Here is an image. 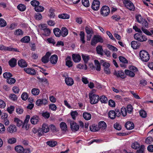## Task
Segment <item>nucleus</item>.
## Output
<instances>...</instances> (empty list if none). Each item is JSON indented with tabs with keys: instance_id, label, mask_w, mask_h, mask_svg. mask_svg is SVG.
<instances>
[{
	"instance_id": "58836bf2",
	"label": "nucleus",
	"mask_w": 153,
	"mask_h": 153,
	"mask_svg": "<svg viewBox=\"0 0 153 153\" xmlns=\"http://www.w3.org/2000/svg\"><path fill=\"white\" fill-rule=\"evenodd\" d=\"M99 99L100 102L102 103H106L108 102L107 98L105 96L103 95L100 97Z\"/></svg>"
},
{
	"instance_id": "5701e85b",
	"label": "nucleus",
	"mask_w": 153,
	"mask_h": 153,
	"mask_svg": "<svg viewBox=\"0 0 153 153\" xmlns=\"http://www.w3.org/2000/svg\"><path fill=\"white\" fill-rule=\"evenodd\" d=\"M106 124L104 121H101L99 123L98 127L99 128V129H101L103 130L106 128Z\"/></svg>"
},
{
	"instance_id": "1a4fd4ad",
	"label": "nucleus",
	"mask_w": 153,
	"mask_h": 153,
	"mask_svg": "<svg viewBox=\"0 0 153 153\" xmlns=\"http://www.w3.org/2000/svg\"><path fill=\"white\" fill-rule=\"evenodd\" d=\"M70 125L71 129L73 131H76L79 128V126L78 125L73 121H71L70 122Z\"/></svg>"
},
{
	"instance_id": "2eb2a0df",
	"label": "nucleus",
	"mask_w": 153,
	"mask_h": 153,
	"mask_svg": "<svg viewBox=\"0 0 153 153\" xmlns=\"http://www.w3.org/2000/svg\"><path fill=\"white\" fill-rule=\"evenodd\" d=\"M7 130L9 132L13 133L16 131L17 128L15 125H11L9 126L7 128Z\"/></svg>"
},
{
	"instance_id": "bb28decb",
	"label": "nucleus",
	"mask_w": 153,
	"mask_h": 153,
	"mask_svg": "<svg viewBox=\"0 0 153 153\" xmlns=\"http://www.w3.org/2000/svg\"><path fill=\"white\" fill-rule=\"evenodd\" d=\"M60 126L62 130L64 133V132L67 130V127L66 124L64 122H62L60 123Z\"/></svg>"
},
{
	"instance_id": "412c9836",
	"label": "nucleus",
	"mask_w": 153,
	"mask_h": 153,
	"mask_svg": "<svg viewBox=\"0 0 153 153\" xmlns=\"http://www.w3.org/2000/svg\"><path fill=\"white\" fill-rule=\"evenodd\" d=\"M71 57L70 56H68L66 58V65L70 68L72 67L73 65L72 62L71 60Z\"/></svg>"
},
{
	"instance_id": "0e129e2a",
	"label": "nucleus",
	"mask_w": 153,
	"mask_h": 153,
	"mask_svg": "<svg viewBox=\"0 0 153 153\" xmlns=\"http://www.w3.org/2000/svg\"><path fill=\"white\" fill-rule=\"evenodd\" d=\"M153 141V139L152 137H148L145 140L146 143L148 144H150Z\"/></svg>"
},
{
	"instance_id": "a18cd8bd",
	"label": "nucleus",
	"mask_w": 153,
	"mask_h": 153,
	"mask_svg": "<svg viewBox=\"0 0 153 153\" xmlns=\"http://www.w3.org/2000/svg\"><path fill=\"white\" fill-rule=\"evenodd\" d=\"M31 92L33 95H37L39 93V90L38 89L34 88L32 90Z\"/></svg>"
},
{
	"instance_id": "338daca9",
	"label": "nucleus",
	"mask_w": 153,
	"mask_h": 153,
	"mask_svg": "<svg viewBox=\"0 0 153 153\" xmlns=\"http://www.w3.org/2000/svg\"><path fill=\"white\" fill-rule=\"evenodd\" d=\"M35 18L38 20H41L42 18V16L40 13H37L35 14Z\"/></svg>"
},
{
	"instance_id": "3c124183",
	"label": "nucleus",
	"mask_w": 153,
	"mask_h": 153,
	"mask_svg": "<svg viewBox=\"0 0 153 153\" xmlns=\"http://www.w3.org/2000/svg\"><path fill=\"white\" fill-rule=\"evenodd\" d=\"M54 10L53 9L51 8L49 9V13L50 14L49 15V17L51 18H54L55 16V15L54 13Z\"/></svg>"
},
{
	"instance_id": "f03ea898",
	"label": "nucleus",
	"mask_w": 153,
	"mask_h": 153,
	"mask_svg": "<svg viewBox=\"0 0 153 153\" xmlns=\"http://www.w3.org/2000/svg\"><path fill=\"white\" fill-rule=\"evenodd\" d=\"M139 55L140 59L143 62H147L149 59V55L146 51H141L140 52Z\"/></svg>"
},
{
	"instance_id": "49530a36",
	"label": "nucleus",
	"mask_w": 153,
	"mask_h": 153,
	"mask_svg": "<svg viewBox=\"0 0 153 153\" xmlns=\"http://www.w3.org/2000/svg\"><path fill=\"white\" fill-rule=\"evenodd\" d=\"M90 130L93 132H95L99 130V128L97 127L95 125H93L91 126L90 127Z\"/></svg>"
},
{
	"instance_id": "5fc2aeb1",
	"label": "nucleus",
	"mask_w": 153,
	"mask_h": 153,
	"mask_svg": "<svg viewBox=\"0 0 153 153\" xmlns=\"http://www.w3.org/2000/svg\"><path fill=\"white\" fill-rule=\"evenodd\" d=\"M4 50L12 51H17V49L16 48H11L10 47H6L4 46Z\"/></svg>"
},
{
	"instance_id": "4d7b16f0",
	"label": "nucleus",
	"mask_w": 153,
	"mask_h": 153,
	"mask_svg": "<svg viewBox=\"0 0 153 153\" xmlns=\"http://www.w3.org/2000/svg\"><path fill=\"white\" fill-rule=\"evenodd\" d=\"M23 32L21 29H17L14 32V34L16 36H20L23 35Z\"/></svg>"
},
{
	"instance_id": "69168bd1",
	"label": "nucleus",
	"mask_w": 153,
	"mask_h": 153,
	"mask_svg": "<svg viewBox=\"0 0 153 153\" xmlns=\"http://www.w3.org/2000/svg\"><path fill=\"white\" fill-rule=\"evenodd\" d=\"M107 47L109 49L112 50L113 51H117L118 50L117 48L114 46L110 45H107Z\"/></svg>"
},
{
	"instance_id": "e433bc0d",
	"label": "nucleus",
	"mask_w": 153,
	"mask_h": 153,
	"mask_svg": "<svg viewBox=\"0 0 153 153\" xmlns=\"http://www.w3.org/2000/svg\"><path fill=\"white\" fill-rule=\"evenodd\" d=\"M94 62L96 66V69L97 71H100L101 70V67L99 61L97 60H95Z\"/></svg>"
},
{
	"instance_id": "052dcab7",
	"label": "nucleus",
	"mask_w": 153,
	"mask_h": 153,
	"mask_svg": "<svg viewBox=\"0 0 153 153\" xmlns=\"http://www.w3.org/2000/svg\"><path fill=\"white\" fill-rule=\"evenodd\" d=\"M145 148L144 145H141L139 149L137 151V153H143Z\"/></svg>"
},
{
	"instance_id": "774afa93",
	"label": "nucleus",
	"mask_w": 153,
	"mask_h": 153,
	"mask_svg": "<svg viewBox=\"0 0 153 153\" xmlns=\"http://www.w3.org/2000/svg\"><path fill=\"white\" fill-rule=\"evenodd\" d=\"M119 59L120 61L125 63H127L128 62L127 59L124 57L120 56L119 57Z\"/></svg>"
},
{
	"instance_id": "7c9ffc66",
	"label": "nucleus",
	"mask_w": 153,
	"mask_h": 153,
	"mask_svg": "<svg viewBox=\"0 0 153 153\" xmlns=\"http://www.w3.org/2000/svg\"><path fill=\"white\" fill-rule=\"evenodd\" d=\"M42 130L43 132L47 133L49 131V128L47 125L43 124L42 126Z\"/></svg>"
},
{
	"instance_id": "4be33fe9",
	"label": "nucleus",
	"mask_w": 153,
	"mask_h": 153,
	"mask_svg": "<svg viewBox=\"0 0 153 153\" xmlns=\"http://www.w3.org/2000/svg\"><path fill=\"white\" fill-rule=\"evenodd\" d=\"M65 81L66 84L69 86H71L74 84L73 80L71 78L67 77L65 79Z\"/></svg>"
},
{
	"instance_id": "2f4dec72",
	"label": "nucleus",
	"mask_w": 153,
	"mask_h": 153,
	"mask_svg": "<svg viewBox=\"0 0 153 153\" xmlns=\"http://www.w3.org/2000/svg\"><path fill=\"white\" fill-rule=\"evenodd\" d=\"M115 113V111L114 110L110 111L108 114L109 117L112 119L115 118L116 117Z\"/></svg>"
},
{
	"instance_id": "603ef678",
	"label": "nucleus",
	"mask_w": 153,
	"mask_h": 153,
	"mask_svg": "<svg viewBox=\"0 0 153 153\" xmlns=\"http://www.w3.org/2000/svg\"><path fill=\"white\" fill-rule=\"evenodd\" d=\"M82 56L84 62L85 63L87 62L89 59V56L85 54H82Z\"/></svg>"
},
{
	"instance_id": "ddd939ff",
	"label": "nucleus",
	"mask_w": 153,
	"mask_h": 153,
	"mask_svg": "<svg viewBox=\"0 0 153 153\" xmlns=\"http://www.w3.org/2000/svg\"><path fill=\"white\" fill-rule=\"evenodd\" d=\"M114 74L117 77H120L122 78H124V73L123 71H115L114 73Z\"/></svg>"
},
{
	"instance_id": "39448f33",
	"label": "nucleus",
	"mask_w": 153,
	"mask_h": 153,
	"mask_svg": "<svg viewBox=\"0 0 153 153\" xmlns=\"http://www.w3.org/2000/svg\"><path fill=\"white\" fill-rule=\"evenodd\" d=\"M134 39L141 42L146 41L147 40V38L144 35H142V33H136L134 34Z\"/></svg>"
},
{
	"instance_id": "de8ad7c7",
	"label": "nucleus",
	"mask_w": 153,
	"mask_h": 153,
	"mask_svg": "<svg viewBox=\"0 0 153 153\" xmlns=\"http://www.w3.org/2000/svg\"><path fill=\"white\" fill-rule=\"evenodd\" d=\"M18 9L21 11H23L26 9V7L23 4H20L17 6Z\"/></svg>"
},
{
	"instance_id": "a211bd4d",
	"label": "nucleus",
	"mask_w": 153,
	"mask_h": 153,
	"mask_svg": "<svg viewBox=\"0 0 153 153\" xmlns=\"http://www.w3.org/2000/svg\"><path fill=\"white\" fill-rule=\"evenodd\" d=\"M24 70L27 73L29 74L34 75L36 74L35 70L33 69L25 68H24Z\"/></svg>"
},
{
	"instance_id": "f8f14e48",
	"label": "nucleus",
	"mask_w": 153,
	"mask_h": 153,
	"mask_svg": "<svg viewBox=\"0 0 153 153\" xmlns=\"http://www.w3.org/2000/svg\"><path fill=\"white\" fill-rule=\"evenodd\" d=\"M39 119V118L38 116L35 115L31 117L30 121L32 124H36L38 122Z\"/></svg>"
},
{
	"instance_id": "c03bdc74",
	"label": "nucleus",
	"mask_w": 153,
	"mask_h": 153,
	"mask_svg": "<svg viewBox=\"0 0 153 153\" xmlns=\"http://www.w3.org/2000/svg\"><path fill=\"white\" fill-rule=\"evenodd\" d=\"M16 81V79L14 78H11V77L7 79V82L10 85L14 84L15 82Z\"/></svg>"
},
{
	"instance_id": "bf43d9fd",
	"label": "nucleus",
	"mask_w": 153,
	"mask_h": 153,
	"mask_svg": "<svg viewBox=\"0 0 153 153\" xmlns=\"http://www.w3.org/2000/svg\"><path fill=\"white\" fill-rule=\"evenodd\" d=\"M82 4L85 7H88L90 5L88 0H82Z\"/></svg>"
},
{
	"instance_id": "a878e982",
	"label": "nucleus",
	"mask_w": 153,
	"mask_h": 153,
	"mask_svg": "<svg viewBox=\"0 0 153 153\" xmlns=\"http://www.w3.org/2000/svg\"><path fill=\"white\" fill-rule=\"evenodd\" d=\"M86 33L87 34H93L94 32L92 28L89 26H86L85 28Z\"/></svg>"
},
{
	"instance_id": "4468645a",
	"label": "nucleus",
	"mask_w": 153,
	"mask_h": 153,
	"mask_svg": "<svg viewBox=\"0 0 153 153\" xmlns=\"http://www.w3.org/2000/svg\"><path fill=\"white\" fill-rule=\"evenodd\" d=\"M72 57L73 60L75 62H79L81 60V56L78 54H73Z\"/></svg>"
},
{
	"instance_id": "20e7f679",
	"label": "nucleus",
	"mask_w": 153,
	"mask_h": 153,
	"mask_svg": "<svg viewBox=\"0 0 153 153\" xmlns=\"http://www.w3.org/2000/svg\"><path fill=\"white\" fill-rule=\"evenodd\" d=\"M110 13L109 8L107 6H103L101 9L100 14L103 17L108 16Z\"/></svg>"
},
{
	"instance_id": "4c0bfd02",
	"label": "nucleus",
	"mask_w": 153,
	"mask_h": 153,
	"mask_svg": "<svg viewBox=\"0 0 153 153\" xmlns=\"http://www.w3.org/2000/svg\"><path fill=\"white\" fill-rule=\"evenodd\" d=\"M34 9L36 11L40 12H43L44 8L43 7L38 5L37 7H35Z\"/></svg>"
},
{
	"instance_id": "f257e3e1",
	"label": "nucleus",
	"mask_w": 153,
	"mask_h": 153,
	"mask_svg": "<svg viewBox=\"0 0 153 153\" xmlns=\"http://www.w3.org/2000/svg\"><path fill=\"white\" fill-rule=\"evenodd\" d=\"M135 18L138 23H142V27L141 30L143 32L148 35H151V33L147 29L144 28V27L148 28V23L147 21L145 19H143L140 14L136 15Z\"/></svg>"
},
{
	"instance_id": "7ed1b4c3",
	"label": "nucleus",
	"mask_w": 153,
	"mask_h": 153,
	"mask_svg": "<svg viewBox=\"0 0 153 153\" xmlns=\"http://www.w3.org/2000/svg\"><path fill=\"white\" fill-rule=\"evenodd\" d=\"M89 97L90 99V102L92 104L97 103L99 100V96L97 95L92 93H89Z\"/></svg>"
},
{
	"instance_id": "ea45409f",
	"label": "nucleus",
	"mask_w": 153,
	"mask_h": 153,
	"mask_svg": "<svg viewBox=\"0 0 153 153\" xmlns=\"http://www.w3.org/2000/svg\"><path fill=\"white\" fill-rule=\"evenodd\" d=\"M80 39L81 41L83 44H84L85 41L84 40L85 39V33L83 31H80Z\"/></svg>"
},
{
	"instance_id": "f3484780",
	"label": "nucleus",
	"mask_w": 153,
	"mask_h": 153,
	"mask_svg": "<svg viewBox=\"0 0 153 153\" xmlns=\"http://www.w3.org/2000/svg\"><path fill=\"white\" fill-rule=\"evenodd\" d=\"M15 149L18 153H23L24 151V149L23 147L20 145H18L15 146Z\"/></svg>"
},
{
	"instance_id": "6e6552de",
	"label": "nucleus",
	"mask_w": 153,
	"mask_h": 153,
	"mask_svg": "<svg viewBox=\"0 0 153 153\" xmlns=\"http://www.w3.org/2000/svg\"><path fill=\"white\" fill-rule=\"evenodd\" d=\"M51 53L49 52L46 53L45 55L41 59V61L44 63H47L49 61V57L51 56Z\"/></svg>"
},
{
	"instance_id": "09e8293b",
	"label": "nucleus",
	"mask_w": 153,
	"mask_h": 153,
	"mask_svg": "<svg viewBox=\"0 0 153 153\" xmlns=\"http://www.w3.org/2000/svg\"><path fill=\"white\" fill-rule=\"evenodd\" d=\"M39 27L40 28L41 33L48 28H47L46 24H41L39 25Z\"/></svg>"
},
{
	"instance_id": "e2e57ef3",
	"label": "nucleus",
	"mask_w": 153,
	"mask_h": 153,
	"mask_svg": "<svg viewBox=\"0 0 153 153\" xmlns=\"http://www.w3.org/2000/svg\"><path fill=\"white\" fill-rule=\"evenodd\" d=\"M21 98L24 100H26L28 98L27 94L26 92H24L21 95Z\"/></svg>"
},
{
	"instance_id": "c756f323",
	"label": "nucleus",
	"mask_w": 153,
	"mask_h": 153,
	"mask_svg": "<svg viewBox=\"0 0 153 153\" xmlns=\"http://www.w3.org/2000/svg\"><path fill=\"white\" fill-rule=\"evenodd\" d=\"M55 35L57 37H59L61 35V30L58 28H54L53 30Z\"/></svg>"
},
{
	"instance_id": "8fccbe9b",
	"label": "nucleus",
	"mask_w": 153,
	"mask_h": 153,
	"mask_svg": "<svg viewBox=\"0 0 153 153\" xmlns=\"http://www.w3.org/2000/svg\"><path fill=\"white\" fill-rule=\"evenodd\" d=\"M140 147V144L137 142L133 143L131 146L132 148L135 149L139 148Z\"/></svg>"
},
{
	"instance_id": "cd10ccee",
	"label": "nucleus",
	"mask_w": 153,
	"mask_h": 153,
	"mask_svg": "<svg viewBox=\"0 0 153 153\" xmlns=\"http://www.w3.org/2000/svg\"><path fill=\"white\" fill-rule=\"evenodd\" d=\"M83 116L84 118L86 120H89L91 118V114L88 112H84L83 114Z\"/></svg>"
},
{
	"instance_id": "6ab92c4d",
	"label": "nucleus",
	"mask_w": 153,
	"mask_h": 153,
	"mask_svg": "<svg viewBox=\"0 0 153 153\" xmlns=\"http://www.w3.org/2000/svg\"><path fill=\"white\" fill-rule=\"evenodd\" d=\"M68 33V30L65 27H62L61 30V35L63 37L66 36Z\"/></svg>"
},
{
	"instance_id": "f704fd0d",
	"label": "nucleus",
	"mask_w": 153,
	"mask_h": 153,
	"mask_svg": "<svg viewBox=\"0 0 153 153\" xmlns=\"http://www.w3.org/2000/svg\"><path fill=\"white\" fill-rule=\"evenodd\" d=\"M97 51V53L101 55H103L102 51L103 49L101 46L99 45L97 46L96 48Z\"/></svg>"
},
{
	"instance_id": "b1692460",
	"label": "nucleus",
	"mask_w": 153,
	"mask_h": 153,
	"mask_svg": "<svg viewBox=\"0 0 153 153\" xmlns=\"http://www.w3.org/2000/svg\"><path fill=\"white\" fill-rule=\"evenodd\" d=\"M131 47L134 49H136L138 48L140 46L139 43L136 41H133L131 43Z\"/></svg>"
},
{
	"instance_id": "37998d69",
	"label": "nucleus",
	"mask_w": 153,
	"mask_h": 153,
	"mask_svg": "<svg viewBox=\"0 0 153 153\" xmlns=\"http://www.w3.org/2000/svg\"><path fill=\"white\" fill-rule=\"evenodd\" d=\"M21 41L24 43H28L30 41V38L28 36H25L22 38Z\"/></svg>"
},
{
	"instance_id": "423d86ee",
	"label": "nucleus",
	"mask_w": 153,
	"mask_h": 153,
	"mask_svg": "<svg viewBox=\"0 0 153 153\" xmlns=\"http://www.w3.org/2000/svg\"><path fill=\"white\" fill-rule=\"evenodd\" d=\"M123 4L127 9L131 10H134V5L131 1L125 0L123 1Z\"/></svg>"
},
{
	"instance_id": "9d476101",
	"label": "nucleus",
	"mask_w": 153,
	"mask_h": 153,
	"mask_svg": "<svg viewBox=\"0 0 153 153\" xmlns=\"http://www.w3.org/2000/svg\"><path fill=\"white\" fill-rule=\"evenodd\" d=\"M58 57L57 55L54 54L52 55L50 58L51 63L53 64H56L57 62Z\"/></svg>"
},
{
	"instance_id": "a19ab883",
	"label": "nucleus",
	"mask_w": 153,
	"mask_h": 153,
	"mask_svg": "<svg viewBox=\"0 0 153 153\" xmlns=\"http://www.w3.org/2000/svg\"><path fill=\"white\" fill-rule=\"evenodd\" d=\"M47 143L48 145L50 147H53L56 145L57 143L55 141H51L47 142Z\"/></svg>"
},
{
	"instance_id": "864d4df0",
	"label": "nucleus",
	"mask_w": 153,
	"mask_h": 153,
	"mask_svg": "<svg viewBox=\"0 0 153 153\" xmlns=\"http://www.w3.org/2000/svg\"><path fill=\"white\" fill-rule=\"evenodd\" d=\"M3 76L4 78H6L7 79L12 76V74L8 72H6L4 73Z\"/></svg>"
},
{
	"instance_id": "c9c22d12",
	"label": "nucleus",
	"mask_w": 153,
	"mask_h": 153,
	"mask_svg": "<svg viewBox=\"0 0 153 153\" xmlns=\"http://www.w3.org/2000/svg\"><path fill=\"white\" fill-rule=\"evenodd\" d=\"M14 122L15 123L17 126L19 127L22 124V122L21 120L17 118H15L14 119Z\"/></svg>"
},
{
	"instance_id": "473e14b6",
	"label": "nucleus",
	"mask_w": 153,
	"mask_h": 153,
	"mask_svg": "<svg viewBox=\"0 0 153 153\" xmlns=\"http://www.w3.org/2000/svg\"><path fill=\"white\" fill-rule=\"evenodd\" d=\"M58 17L60 19H69L70 18V16L66 13H63L59 14L58 15Z\"/></svg>"
},
{
	"instance_id": "13d9d810",
	"label": "nucleus",
	"mask_w": 153,
	"mask_h": 153,
	"mask_svg": "<svg viewBox=\"0 0 153 153\" xmlns=\"http://www.w3.org/2000/svg\"><path fill=\"white\" fill-rule=\"evenodd\" d=\"M30 4L33 6L36 7L39 4V2L36 0H33L30 2Z\"/></svg>"
},
{
	"instance_id": "aec40b11",
	"label": "nucleus",
	"mask_w": 153,
	"mask_h": 153,
	"mask_svg": "<svg viewBox=\"0 0 153 153\" xmlns=\"http://www.w3.org/2000/svg\"><path fill=\"white\" fill-rule=\"evenodd\" d=\"M18 65L19 66L22 68L26 67L27 66V63L24 60L22 59L19 60Z\"/></svg>"
},
{
	"instance_id": "6e6d98bb",
	"label": "nucleus",
	"mask_w": 153,
	"mask_h": 153,
	"mask_svg": "<svg viewBox=\"0 0 153 153\" xmlns=\"http://www.w3.org/2000/svg\"><path fill=\"white\" fill-rule=\"evenodd\" d=\"M7 25L6 22L3 19L0 18V27H5Z\"/></svg>"
},
{
	"instance_id": "9b49d317",
	"label": "nucleus",
	"mask_w": 153,
	"mask_h": 153,
	"mask_svg": "<svg viewBox=\"0 0 153 153\" xmlns=\"http://www.w3.org/2000/svg\"><path fill=\"white\" fill-rule=\"evenodd\" d=\"M47 103V100L45 99H44L42 100H38L36 102V104L38 106H40L42 104L45 105Z\"/></svg>"
},
{
	"instance_id": "72a5a7b5",
	"label": "nucleus",
	"mask_w": 153,
	"mask_h": 153,
	"mask_svg": "<svg viewBox=\"0 0 153 153\" xmlns=\"http://www.w3.org/2000/svg\"><path fill=\"white\" fill-rule=\"evenodd\" d=\"M51 33V30L49 28H48L46 30H45L44 31L41 33L42 35L45 36H49L50 35Z\"/></svg>"
},
{
	"instance_id": "79ce46f5",
	"label": "nucleus",
	"mask_w": 153,
	"mask_h": 153,
	"mask_svg": "<svg viewBox=\"0 0 153 153\" xmlns=\"http://www.w3.org/2000/svg\"><path fill=\"white\" fill-rule=\"evenodd\" d=\"M94 36L95 37V39L96 41L97 42V43L98 42L101 43L103 42V39L99 35H94Z\"/></svg>"
},
{
	"instance_id": "0eeeda50",
	"label": "nucleus",
	"mask_w": 153,
	"mask_h": 153,
	"mask_svg": "<svg viewBox=\"0 0 153 153\" xmlns=\"http://www.w3.org/2000/svg\"><path fill=\"white\" fill-rule=\"evenodd\" d=\"M100 2L98 0H94L91 5L92 9L95 11L98 10L99 8Z\"/></svg>"
},
{
	"instance_id": "dca6fc26",
	"label": "nucleus",
	"mask_w": 153,
	"mask_h": 153,
	"mask_svg": "<svg viewBox=\"0 0 153 153\" xmlns=\"http://www.w3.org/2000/svg\"><path fill=\"white\" fill-rule=\"evenodd\" d=\"M125 126L128 130H131L134 128V124L131 122L128 121L125 124Z\"/></svg>"
},
{
	"instance_id": "393cba45",
	"label": "nucleus",
	"mask_w": 153,
	"mask_h": 153,
	"mask_svg": "<svg viewBox=\"0 0 153 153\" xmlns=\"http://www.w3.org/2000/svg\"><path fill=\"white\" fill-rule=\"evenodd\" d=\"M17 61L14 58H12L9 61V64L11 67H14L16 65Z\"/></svg>"
},
{
	"instance_id": "680f3d73",
	"label": "nucleus",
	"mask_w": 153,
	"mask_h": 153,
	"mask_svg": "<svg viewBox=\"0 0 153 153\" xmlns=\"http://www.w3.org/2000/svg\"><path fill=\"white\" fill-rule=\"evenodd\" d=\"M140 116L143 118H145L146 117L147 113L143 110H141L140 111Z\"/></svg>"
},
{
	"instance_id": "c85d7f7f",
	"label": "nucleus",
	"mask_w": 153,
	"mask_h": 153,
	"mask_svg": "<svg viewBox=\"0 0 153 153\" xmlns=\"http://www.w3.org/2000/svg\"><path fill=\"white\" fill-rule=\"evenodd\" d=\"M125 72L127 75L131 77H134L135 76L134 73L133 72L128 70H125Z\"/></svg>"
}]
</instances>
